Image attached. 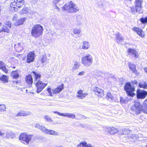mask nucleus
<instances>
[{
	"mask_svg": "<svg viewBox=\"0 0 147 147\" xmlns=\"http://www.w3.org/2000/svg\"><path fill=\"white\" fill-rule=\"evenodd\" d=\"M127 53L131 58L136 59L138 57V52L135 49L129 48L127 50Z\"/></svg>",
	"mask_w": 147,
	"mask_h": 147,
	"instance_id": "12",
	"label": "nucleus"
},
{
	"mask_svg": "<svg viewBox=\"0 0 147 147\" xmlns=\"http://www.w3.org/2000/svg\"><path fill=\"white\" fill-rule=\"evenodd\" d=\"M93 62V58L89 54L84 56L81 59V63L85 66H90Z\"/></svg>",
	"mask_w": 147,
	"mask_h": 147,
	"instance_id": "2",
	"label": "nucleus"
},
{
	"mask_svg": "<svg viewBox=\"0 0 147 147\" xmlns=\"http://www.w3.org/2000/svg\"><path fill=\"white\" fill-rule=\"evenodd\" d=\"M32 135H27L25 133L21 134L19 136V140L22 143L28 144L32 138Z\"/></svg>",
	"mask_w": 147,
	"mask_h": 147,
	"instance_id": "5",
	"label": "nucleus"
},
{
	"mask_svg": "<svg viewBox=\"0 0 147 147\" xmlns=\"http://www.w3.org/2000/svg\"><path fill=\"white\" fill-rule=\"evenodd\" d=\"M18 18V16L17 14H16L14 15L13 16V18H12L13 20L15 21H17Z\"/></svg>",
	"mask_w": 147,
	"mask_h": 147,
	"instance_id": "53",
	"label": "nucleus"
},
{
	"mask_svg": "<svg viewBox=\"0 0 147 147\" xmlns=\"http://www.w3.org/2000/svg\"><path fill=\"white\" fill-rule=\"evenodd\" d=\"M90 46L89 43L86 41H84L82 42V45L81 46L82 48L84 50L88 49Z\"/></svg>",
	"mask_w": 147,
	"mask_h": 147,
	"instance_id": "27",
	"label": "nucleus"
},
{
	"mask_svg": "<svg viewBox=\"0 0 147 147\" xmlns=\"http://www.w3.org/2000/svg\"><path fill=\"white\" fill-rule=\"evenodd\" d=\"M132 29L134 31L136 32L137 34L141 37L144 38V32L141 28L138 27H134Z\"/></svg>",
	"mask_w": 147,
	"mask_h": 147,
	"instance_id": "19",
	"label": "nucleus"
},
{
	"mask_svg": "<svg viewBox=\"0 0 147 147\" xmlns=\"http://www.w3.org/2000/svg\"><path fill=\"white\" fill-rule=\"evenodd\" d=\"M43 28L39 24H36L32 27L31 31L32 35L35 37H38L42 33Z\"/></svg>",
	"mask_w": 147,
	"mask_h": 147,
	"instance_id": "1",
	"label": "nucleus"
},
{
	"mask_svg": "<svg viewBox=\"0 0 147 147\" xmlns=\"http://www.w3.org/2000/svg\"><path fill=\"white\" fill-rule=\"evenodd\" d=\"M84 144V142H80V144H78L77 146V147H81L82 146V147H83V145Z\"/></svg>",
	"mask_w": 147,
	"mask_h": 147,
	"instance_id": "54",
	"label": "nucleus"
},
{
	"mask_svg": "<svg viewBox=\"0 0 147 147\" xmlns=\"http://www.w3.org/2000/svg\"><path fill=\"white\" fill-rule=\"evenodd\" d=\"M34 53L30 52L27 55L26 61L27 63H30L34 61Z\"/></svg>",
	"mask_w": 147,
	"mask_h": 147,
	"instance_id": "18",
	"label": "nucleus"
},
{
	"mask_svg": "<svg viewBox=\"0 0 147 147\" xmlns=\"http://www.w3.org/2000/svg\"><path fill=\"white\" fill-rule=\"evenodd\" d=\"M147 84L145 81H142L139 83V86L140 88L146 89Z\"/></svg>",
	"mask_w": 147,
	"mask_h": 147,
	"instance_id": "36",
	"label": "nucleus"
},
{
	"mask_svg": "<svg viewBox=\"0 0 147 147\" xmlns=\"http://www.w3.org/2000/svg\"><path fill=\"white\" fill-rule=\"evenodd\" d=\"M120 98V102L121 104H125L127 103V99H124L122 97H121Z\"/></svg>",
	"mask_w": 147,
	"mask_h": 147,
	"instance_id": "48",
	"label": "nucleus"
},
{
	"mask_svg": "<svg viewBox=\"0 0 147 147\" xmlns=\"http://www.w3.org/2000/svg\"><path fill=\"white\" fill-rule=\"evenodd\" d=\"M80 66V63L77 62H75L73 66L72 70L73 71L78 69L79 68Z\"/></svg>",
	"mask_w": 147,
	"mask_h": 147,
	"instance_id": "35",
	"label": "nucleus"
},
{
	"mask_svg": "<svg viewBox=\"0 0 147 147\" xmlns=\"http://www.w3.org/2000/svg\"><path fill=\"white\" fill-rule=\"evenodd\" d=\"M92 90L95 95L98 96L102 97L104 95V92L103 90L96 86H94L92 88Z\"/></svg>",
	"mask_w": 147,
	"mask_h": 147,
	"instance_id": "13",
	"label": "nucleus"
},
{
	"mask_svg": "<svg viewBox=\"0 0 147 147\" xmlns=\"http://www.w3.org/2000/svg\"><path fill=\"white\" fill-rule=\"evenodd\" d=\"M19 13L21 15L27 14L28 17L30 18L33 14H35V12L28 7H25L20 11Z\"/></svg>",
	"mask_w": 147,
	"mask_h": 147,
	"instance_id": "7",
	"label": "nucleus"
},
{
	"mask_svg": "<svg viewBox=\"0 0 147 147\" xmlns=\"http://www.w3.org/2000/svg\"><path fill=\"white\" fill-rule=\"evenodd\" d=\"M63 117H67L74 119L75 118V115L73 113H63Z\"/></svg>",
	"mask_w": 147,
	"mask_h": 147,
	"instance_id": "34",
	"label": "nucleus"
},
{
	"mask_svg": "<svg viewBox=\"0 0 147 147\" xmlns=\"http://www.w3.org/2000/svg\"><path fill=\"white\" fill-rule=\"evenodd\" d=\"M143 105L144 108H143L142 111L144 113L147 114V101H144Z\"/></svg>",
	"mask_w": 147,
	"mask_h": 147,
	"instance_id": "39",
	"label": "nucleus"
},
{
	"mask_svg": "<svg viewBox=\"0 0 147 147\" xmlns=\"http://www.w3.org/2000/svg\"><path fill=\"white\" fill-rule=\"evenodd\" d=\"M147 95V92L145 91H141L140 89H138L137 92V96L138 98L144 99Z\"/></svg>",
	"mask_w": 147,
	"mask_h": 147,
	"instance_id": "14",
	"label": "nucleus"
},
{
	"mask_svg": "<svg viewBox=\"0 0 147 147\" xmlns=\"http://www.w3.org/2000/svg\"><path fill=\"white\" fill-rule=\"evenodd\" d=\"M130 8L132 14H135L136 13H138V12L136 11V9L135 7V8L134 6H132L130 7Z\"/></svg>",
	"mask_w": 147,
	"mask_h": 147,
	"instance_id": "43",
	"label": "nucleus"
},
{
	"mask_svg": "<svg viewBox=\"0 0 147 147\" xmlns=\"http://www.w3.org/2000/svg\"><path fill=\"white\" fill-rule=\"evenodd\" d=\"M128 65L129 69L136 75H138L139 73L136 69V65L130 62L128 63Z\"/></svg>",
	"mask_w": 147,
	"mask_h": 147,
	"instance_id": "20",
	"label": "nucleus"
},
{
	"mask_svg": "<svg viewBox=\"0 0 147 147\" xmlns=\"http://www.w3.org/2000/svg\"><path fill=\"white\" fill-rule=\"evenodd\" d=\"M140 21L142 24H145L147 23V16L145 18L142 17L140 19Z\"/></svg>",
	"mask_w": 147,
	"mask_h": 147,
	"instance_id": "40",
	"label": "nucleus"
},
{
	"mask_svg": "<svg viewBox=\"0 0 147 147\" xmlns=\"http://www.w3.org/2000/svg\"><path fill=\"white\" fill-rule=\"evenodd\" d=\"M64 10L69 13L76 12L79 10V8L72 1H71L68 5H65L63 7Z\"/></svg>",
	"mask_w": 147,
	"mask_h": 147,
	"instance_id": "3",
	"label": "nucleus"
},
{
	"mask_svg": "<svg viewBox=\"0 0 147 147\" xmlns=\"http://www.w3.org/2000/svg\"><path fill=\"white\" fill-rule=\"evenodd\" d=\"M24 45L23 43H18L14 45V48L17 52H20L24 49Z\"/></svg>",
	"mask_w": 147,
	"mask_h": 147,
	"instance_id": "15",
	"label": "nucleus"
},
{
	"mask_svg": "<svg viewBox=\"0 0 147 147\" xmlns=\"http://www.w3.org/2000/svg\"><path fill=\"white\" fill-rule=\"evenodd\" d=\"M76 19L79 24H81L82 23L83 20L82 19V16L80 15L77 16L76 17Z\"/></svg>",
	"mask_w": 147,
	"mask_h": 147,
	"instance_id": "37",
	"label": "nucleus"
},
{
	"mask_svg": "<svg viewBox=\"0 0 147 147\" xmlns=\"http://www.w3.org/2000/svg\"><path fill=\"white\" fill-rule=\"evenodd\" d=\"M1 32H2V30H0V33Z\"/></svg>",
	"mask_w": 147,
	"mask_h": 147,
	"instance_id": "61",
	"label": "nucleus"
},
{
	"mask_svg": "<svg viewBox=\"0 0 147 147\" xmlns=\"http://www.w3.org/2000/svg\"><path fill=\"white\" fill-rule=\"evenodd\" d=\"M47 60V58L46 55H44L42 56L41 60V61L44 63L46 62Z\"/></svg>",
	"mask_w": 147,
	"mask_h": 147,
	"instance_id": "44",
	"label": "nucleus"
},
{
	"mask_svg": "<svg viewBox=\"0 0 147 147\" xmlns=\"http://www.w3.org/2000/svg\"><path fill=\"white\" fill-rule=\"evenodd\" d=\"M116 40L117 42L120 44H122L124 40V39L120 35L119 32H117L116 33Z\"/></svg>",
	"mask_w": 147,
	"mask_h": 147,
	"instance_id": "26",
	"label": "nucleus"
},
{
	"mask_svg": "<svg viewBox=\"0 0 147 147\" xmlns=\"http://www.w3.org/2000/svg\"><path fill=\"white\" fill-rule=\"evenodd\" d=\"M19 72L18 71H13L11 73V76L13 79H17L19 77Z\"/></svg>",
	"mask_w": 147,
	"mask_h": 147,
	"instance_id": "29",
	"label": "nucleus"
},
{
	"mask_svg": "<svg viewBox=\"0 0 147 147\" xmlns=\"http://www.w3.org/2000/svg\"><path fill=\"white\" fill-rule=\"evenodd\" d=\"M124 89L128 96H133L135 95L133 92L135 90L134 88L131 86L129 82H128L126 83L124 87Z\"/></svg>",
	"mask_w": 147,
	"mask_h": 147,
	"instance_id": "6",
	"label": "nucleus"
},
{
	"mask_svg": "<svg viewBox=\"0 0 147 147\" xmlns=\"http://www.w3.org/2000/svg\"><path fill=\"white\" fill-rule=\"evenodd\" d=\"M85 71H82L80 72L78 74V75H79L80 76H83L85 74Z\"/></svg>",
	"mask_w": 147,
	"mask_h": 147,
	"instance_id": "55",
	"label": "nucleus"
},
{
	"mask_svg": "<svg viewBox=\"0 0 147 147\" xmlns=\"http://www.w3.org/2000/svg\"><path fill=\"white\" fill-rule=\"evenodd\" d=\"M3 138H13L16 136L15 133L11 131H9L3 133Z\"/></svg>",
	"mask_w": 147,
	"mask_h": 147,
	"instance_id": "17",
	"label": "nucleus"
},
{
	"mask_svg": "<svg viewBox=\"0 0 147 147\" xmlns=\"http://www.w3.org/2000/svg\"><path fill=\"white\" fill-rule=\"evenodd\" d=\"M81 32L80 30L75 28L74 29L73 32L74 33L73 36L75 38H77L80 36V34Z\"/></svg>",
	"mask_w": 147,
	"mask_h": 147,
	"instance_id": "31",
	"label": "nucleus"
},
{
	"mask_svg": "<svg viewBox=\"0 0 147 147\" xmlns=\"http://www.w3.org/2000/svg\"><path fill=\"white\" fill-rule=\"evenodd\" d=\"M144 69L145 72L147 74V67H144Z\"/></svg>",
	"mask_w": 147,
	"mask_h": 147,
	"instance_id": "57",
	"label": "nucleus"
},
{
	"mask_svg": "<svg viewBox=\"0 0 147 147\" xmlns=\"http://www.w3.org/2000/svg\"><path fill=\"white\" fill-rule=\"evenodd\" d=\"M31 114V112L29 111H21L18 113L16 115V117L20 116H26Z\"/></svg>",
	"mask_w": 147,
	"mask_h": 147,
	"instance_id": "23",
	"label": "nucleus"
},
{
	"mask_svg": "<svg viewBox=\"0 0 147 147\" xmlns=\"http://www.w3.org/2000/svg\"><path fill=\"white\" fill-rule=\"evenodd\" d=\"M47 91L48 93H49V96H53V95L52 94V90L51 88L50 87H48L47 88Z\"/></svg>",
	"mask_w": 147,
	"mask_h": 147,
	"instance_id": "46",
	"label": "nucleus"
},
{
	"mask_svg": "<svg viewBox=\"0 0 147 147\" xmlns=\"http://www.w3.org/2000/svg\"><path fill=\"white\" fill-rule=\"evenodd\" d=\"M0 69L6 74L8 73L7 69L4 63L1 61H0Z\"/></svg>",
	"mask_w": 147,
	"mask_h": 147,
	"instance_id": "28",
	"label": "nucleus"
},
{
	"mask_svg": "<svg viewBox=\"0 0 147 147\" xmlns=\"http://www.w3.org/2000/svg\"><path fill=\"white\" fill-rule=\"evenodd\" d=\"M142 107L141 106L139 102H136L134 104L130 107V110L134 112L136 115H138L140 112L142 111Z\"/></svg>",
	"mask_w": 147,
	"mask_h": 147,
	"instance_id": "4",
	"label": "nucleus"
},
{
	"mask_svg": "<svg viewBox=\"0 0 147 147\" xmlns=\"http://www.w3.org/2000/svg\"><path fill=\"white\" fill-rule=\"evenodd\" d=\"M84 144L83 145V147H92L91 145L90 144H87V142L84 141Z\"/></svg>",
	"mask_w": 147,
	"mask_h": 147,
	"instance_id": "50",
	"label": "nucleus"
},
{
	"mask_svg": "<svg viewBox=\"0 0 147 147\" xmlns=\"http://www.w3.org/2000/svg\"><path fill=\"white\" fill-rule=\"evenodd\" d=\"M26 17H24L22 18L19 19L15 23V24L16 26H18L23 24L24 22L26 19Z\"/></svg>",
	"mask_w": 147,
	"mask_h": 147,
	"instance_id": "33",
	"label": "nucleus"
},
{
	"mask_svg": "<svg viewBox=\"0 0 147 147\" xmlns=\"http://www.w3.org/2000/svg\"><path fill=\"white\" fill-rule=\"evenodd\" d=\"M48 55H49V57H50V55L49 54H48Z\"/></svg>",
	"mask_w": 147,
	"mask_h": 147,
	"instance_id": "62",
	"label": "nucleus"
},
{
	"mask_svg": "<svg viewBox=\"0 0 147 147\" xmlns=\"http://www.w3.org/2000/svg\"><path fill=\"white\" fill-rule=\"evenodd\" d=\"M78 95L76 96L77 98L80 99H83L85 97L88 95V93L86 92H83L82 90H80L77 92Z\"/></svg>",
	"mask_w": 147,
	"mask_h": 147,
	"instance_id": "21",
	"label": "nucleus"
},
{
	"mask_svg": "<svg viewBox=\"0 0 147 147\" xmlns=\"http://www.w3.org/2000/svg\"><path fill=\"white\" fill-rule=\"evenodd\" d=\"M105 131L111 135H113L117 133L118 130L114 127H108L105 129Z\"/></svg>",
	"mask_w": 147,
	"mask_h": 147,
	"instance_id": "16",
	"label": "nucleus"
},
{
	"mask_svg": "<svg viewBox=\"0 0 147 147\" xmlns=\"http://www.w3.org/2000/svg\"><path fill=\"white\" fill-rule=\"evenodd\" d=\"M57 8L58 9V10H59V8L58 7H57Z\"/></svg>",
	"mask_w": 147,
	"mask_h": 147,
	"instance_id": "59",
	"label": "nucleus"
},
{
	"mask_svg": "<svg viewBox=\"0 0 147 147\" xmlns=\"http://www.w3.org/2000/svg\"><path fill=\"white\" fill-rule=\"evenodd\" d=\"M2 31H3L7 33H9V30L8 28L6 26H3L2 28Z\"/></svg>",
	"mask_w": 147,
	"mask_h": 147,
	"instance_id": "47",
	"label": "nucleus"
},
{
	"mask_svg": "<svg viewBox=\"0 0 147 147\" xmlns=\"http://www.w3.org/2000/svg\"><path fill=\"white\" fill-rule=\"evenodd\" d=\"M24 3V0H14L11 3L10 6L13 8H16V7H20L22 6Z\"/></svg>",
	"mask_w": 147,
	"mask_h": 147,
	"instance_id": "11",
	"label": "nucleus"
},
{
	"mask_svg": "<svg viewBox=\"0 0 147 147\" xmlns=\"http://www.w3.org/2000/svg\"><path fill=\"white\" fill-rule=\"evenodd\" d=\"M53 112L54 113L57 114L59 116H63V113H61L58 111H53Z\"/></svg>",
	"mask_w": 147,
	"mask_h": 147,
	"instance_id": "52",
	"label": "nucleus"
},
{
	"mask_svg": "<svg viewBox=\"0 0 147 147\" xmlns=\"http://www.w3.org/2000/svg\"><path fill=\"white\" fill-rule=\"evenodd\" d=\"M60 0H53V2L54 3H58V2H59Z\"/></svg>",
	"mask_w": 147,
	"mask_h": 147,
	"instance_id": "56",
	"label": "nucleus"
},
{
	"mask_svg": "<svg viewBox=\"0 0 147 147\" xmlns=\"http://www.w3.org/2000/svg\"><path fill=\"white\" fill-rule=\"evenodd\" d=\"M138 136L135 134H129L127 136V139H131V138L135 140L137 138Z\"/></svg>",
	"mask_w": 147,
	"mask_h": 147,
	"instance_id": "38",
	"label": "nucleus"
},
{
	"mask_svg": "<svg viewBox=\"0 0 147 147\" xmlns=\"http://www.w3.org/2000/svg\"><path fill=\"white\" fill-rule=\"evenodd\" d=\"M44 119H45V120L47 121L48 122H52L53 121V120H52L51 118L49 116L47 115H45L44 116Z\"/></svg>",
	"mask_w": 147,
	"mask_h": 147,
	"instance_id": "42",
	"label": "nucleus"
},
{
	"mask_svg": "<svg viewBox=\"0 0 147 147\" xmlns=\"http://www.w3.org/2000/svg\"><path fill=\"white\" fill-rule=\"evenodd\" d=\"M5 25L9 28H11V23L9 21L5 23Z\"/></svg>",
	"mask_w": 147,
	"mask_h": 147,
	"instance_id": "51",
	"label": "nucleus"
},
{
	"mask_svg": "<svg viewBox=\"0 0 147 147\" xmlns=\"http://www.w3.org/2000/svg\"><path fill=\"white\" fill-rule=\"evenodd\" d=\"M59 133L58 132L55 131L53 130H51V135L57 136H59Z\"/></svg>",
	"mask_w": 147,
	"mask_h": 147,
	"instance_id": "49",
	"label": "nucleus"
},
{
	"mask_svg": "<svg viewBox=\"0 0 147 147\" xmlns=\"http://www.w3.org/2000/svg\"><path fill=\"white\" fill-rule=\"evenodd\" d=\"M129 131V130L128 129H123L121 133L120 134V136L121 137H125L126 138L125 140H126L127 138L128 135H127Z\"/></svg>",
	"mask_w": 147,
	"mask_h": 147,
	"instance_id": "25",
	"label": "nucleus"
},
{
	"mask_svg": "<svg viewBox=\"0 0 147 147\" xmlns=\"http://www.w3.org/2000/svg\"><path fill=\"white\" fill-rule=\"evenodd\" d=\"M25 81L26 83L29 86H31L33 82V79L31 75H29L26 76L25 77Z\"/></svg>",
	"mask_w": 147,
	"mask_h": 147,
	"instance_id": "22",
	"label": "nucleus"
},
{
	"mask_svg": "<svg viewBox=\"0 0 147 147\" xmlns=\"http://www.w3.org/2000/svg\"><path fill=\"white\" fill-rule=\"evenodd\" d=\"M6 106L5 105L0 104V113L1 112L5 111Z\"/></svg>",
	"mask_w": 147,
	"mask_h": 147,
	"instance_id": "41",
	"label": "nucleus"
},
{
	"mask_svg": "<svg viewBox=\"0 0 147 147\" xmlns=\"http://www.w3.org/2000/svg\"><path fill=\"white\" fill-rule=\"evenodd\" d=\"M146 147H147V145H146Z\"/></svg>",
	"mask_w": 147,
	"mask_h": 147,
	"instance_id": "63",
	"label": "nucleus"
},
{
	"mask_svg": "<svg viewBox=\"0 0 147 147\" xmlns=\"http://www.w3.org/2000/svg\"><path fill=\"white\" fill-rule=\"evenodd\" d=\"M34 127L41 130L44 133L49 135H51V130L47 129L44 126L39 123H36L34 125Z\"/></svg>",
	"mask_w": 147,
	"mask_h": 147,
	"instance_id": "9",
	"label": "nucleus"
},
{
	"mask_svg": "<svg viewBox=\"0 0 147 147\" xmlns=\"http://www.w3.org/2000/svg\"><path fill=\"white\" fill-rule=\"evenodd\" d=\"M36 86L37 88L36 92L39 93L47 85V84L42 83L41 81H38L35 82Z\"/></svg>",
	"mask_w": 147,
	"mask_h": 147,
	"instance_id": "10",
	"label": "nucleus"
},
{
	"mask_svg": "<svg viewBox=\"0 0 147 147\" xmlns=\"http://www.w3.org/2000/svg\"><path fill=\"white\" fill-rule=\"evenodd\" d=\"M144 101H147V98Z\"/></svg>",
	"mask_w": 147,
	"mask_h": 147,
	"instance_id": "60",
	"label": "nucleus"
},
{
	"mask_svg": "<svg viewBox=\"0 0 147 147\" xmlns=\"http://www.w3.org/2000/svg\"><path fill=\"white\" fill-rule=\"evenodd\" d=\"M63 85L62 84L61 85L59 86L56 88L52 89V92L54 94H56L59 93L63 89Z\"/></svg>",
	"mask_w": 147,
	"mask_h": 147,
	"instance_id": "24",
	"label": "nucleus"
},
{
	"mask_svg": "<svg viewBox=\"0 0 147 147\" xmlns=\"http://www.w3.org/2000/svg\"><path fill=\"white\" fill-rule=\"evenodd\" d=\"M32 73L35 76V80L34 82L35 83L37 81H40V80L41 77V75L40 74L38 73H36L35 71H33L32 72Z\"/></svg>",
	"mask_w": 147,
	"mask_h": 147,
	"instance_id": "30",
	"label": "nucleus"
},
{
	"mask_svg": "<svg viewBox=\"0 0 147 147\" xmlns=\"http://www.w3.org/2000/svg\"><path fill=\"white\" fill-rule=\"evenodd\" d=\"M146 30L147 31V28L146 29Z\"/></svg>",
	"mask_w": 147,
	"mask_h": 147,
	"instance_id": "64",
	"label": "nucleus"
},
{
	"mask_svg": "<svg viewBox=\"0 0 147 147\" xmlns=\"http://www.w3.org/2000/svg\"><path fill=\"white\" fill-rule=\"evenodd\" d=\"M106 98L109 100L110 99L112 100L113 99V97L111 93L108 92L107 94Z\"/></svg>",
	"mask_w": 147,
	"mask_h": 147,
	"instance_id": "45",
	"label": "nucleus"
},
{
	"mask_svg": "<svg viewBox=\"0 0 147 147\" xmlns=\"http://www.w3.org/2000/svg\"><path fill=\"white\" fill-rule=\"evenodd\" d=\"M143 0H136L134 3L135 7L136 9V11L139 13H142V3Z\"/></svg>",
	"mask_w": 147,
	"mask_h": 147,
	"instance_id": "8",
	"label": "nucleus"
},
{
	"mask_svg": "<svg viewBox=\"0 0 147 147\" xmlns=\"http://www.w3.org/2000/svg\"><path fill=\"white\" fill-rule=\"evenodd\" d=\"M3 133L2 132H1L0 131V136H1L2 137H3Z\"/></svg>",
	"mask_w": 147,
	"mask_h": 147,
	"instance_id": "58",
	"label": "nucleus"
},
{
	"mask_svg": "<svg viewBox=\"0 0 147 147\" xmlns=\"http://www.w3.org/2000/svg\"><path fill=\"white\" fill-rule=\"evenodd\" d=\"M8 77L5 75H3L0 76V80L3 83H7L8 82Z\"/></svg>",
	"mask_w": 147,
	"mask_h": 147,
	"instance_id": "32",
	"label": "nucleus"
}]
</instances>
